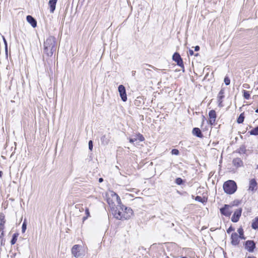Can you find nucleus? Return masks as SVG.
Masks as SVG:
<instances>
[{
	"label": "nucleus",
	"mask_w": 258,
	"mask_h": 258,
	"mask_svg": "<svg viewBox=\"0 0 258 258\" xmlns=\"http://www.w3.org/2000/svg\"><path fill=\"white\" fill-rule=\"evenodd\" d=\"M234 229L231 227L230 226L227 230V232L228 233H230L231 231H234Z\"/></svg>",
	"instance_id": "obj_35"
},
{
	"label": "nucleus",
	"mask_w": 258,
	"mask_h": 258,
	"mask_svg": "<svg viewBox=\"0 0 258 258\" xmlns=\"http://www.w3.org/2000/svg\"><path fill=\"white\" fill-rule=\"evenodd\" d=\"M118 90L119 93V95L121 98V100L123 102H125L127 100V96L124 86L122 85H120L118 86Z\"/></svg>",
	"instance_id": "obj_8"
},
{
	"label": "nucleus",
	"mask_w": 258,
	"mask_h": 258,
	"mask_svg": "<svg viewBox=\"0 0 258 258\" xmlns=\"http://www.w3.org/2000/svg\"><path fill=\"white\" fill-rule=\"evenodd\" d=\"M192 134L195 136H196L198 137L201 138L203 137V135L201 133V130H200V128H199L198 127L194 128V129L192 130Z\"/></svg>",
	"instance_id": "obj_20"
},
{
	"label": "nucleus",
	"mask_w": 258,
	"mask_h": 258,
	"mask_svg": "<svg viewBox=\"0 0 258 258\" xmlns=\"http://www.w3.org/2000/svg\"><path fill=\"white\" fill-rule=\"evenodd\" d=\"M223 189L226 193L232 194L236 190L237 185L234 181L229 180L224 182Z\"/></svg>",
	"instance_id": "obj_4"
},
{
	"label": "nucleus",
	"mask_w": 258,
	"mask_h": 258,
	"mask_svg": "<svg viewBox=\"0 0 258 258\" xmlns=\"http://www.w3.org/2000/svg\"><path fill=\"white\" fill-rule=\"evenodd\" d=\"M243 97L246 99H249L250 98V94L248 91L243 90Z\"/></svg>",
	"instance_id": "obj_28"
},
{
	"label": "nucleus",
	"mask_w": 258,
	"mask_h": 258,
	"mask_svg": "<svg viewBox=\"0 0 258 258\" xmlns=\"http://www.w3.org/2000/svg\"><path fill=\"white\" fill-rule=\"evenodd\" d=\"M255 112L258 113V108L255 110Z\"/></svg>",
	"instance_id": "obj_44"
},
{
	"label": "nucleus",
	"mask_w": 258,
	"mask_h": 258,
	"mask_svg": "<svg viewBox=\"0 0 258 258\" xmlns=\"http://www.w3.org/2000/svg\"><path fill=\"white\" fill-rule=\"evenodd\" d=\"M200 50V47L199 46H196L195 47V50L198 51Z\"/></svg>",
	"instance_id": "obj_38"
},
{
	"label": "nucleus",
	"mask_w": 258,
	"mask_h": 258,
	"mask_svg": "<svg viewBox=\"0 0 258 258\" xmlns=\"http://www.w3.org/2000/svg\"><path fill=\"white\" fill-rule=\"evenodd\" d=\"M18 236V234L15 233L13 235V238L11 241V243L12 245H13L16 243L17 240V237Z\"/></svg>",
	"instance_id": "obj_24"
},
{
	"label": "nucleus",
	"mask_w": 258,
	"mask_h": 258,
	"mask_svg": "<svg viewBox=\"0 0 258 258\" xmlns=\"http://www.w3.org/2000/svg\"><path fill=\"white\" fill-rule=\"evenodd\" d=\"M136 137V138H137V140H139L140 141H143L144 140V137L140 134H138Z\"/></svg>",
	"instance_id": "obj_30"
},
{
	"label": "nucleus",
	"mask_w": 258,
	"mask_h": 258,
	"mask_svg": "<svg viewBox=\"0 0 258 258\" xmlns=\"http://www.w3.org/2000/svg\"><path fill=\"white\" fill-rule=\"evenodd\" d=\"M181 258H186L185 256H182Z\"/></svg>",
	"instance_id": "obj_45"
},
{
	"label": "nucleus",
	"mask_w": 258,
	"mask_h": 258,
	"mask_svg": "<svg viewBox=\"0 0 258 258\" xmlns=\"http://www.w3.org/2000/svg\"><path fill=\"white\" fill-rule=\"evenodd\" d=\"M57 0H50L48 5L50 8V12L53 13L55 9V6Z\"/></svg>",
	"instance_id": "obj_16"
},
{
	"label": "nucleus",
	"mask_w": 258,
	"mask_h": 258,
	"mask_svg": "<svg viewBox=\"0 0 258 258\" xmlns=\"http://www.w3.org/2000/svg\"><path fill=\"white\" fill-rule=\"evenodd\" d=\"M27 22L31 24V25L35 28L36 27L37 22L31 16H27L26 18Z\"/></svg>",
	"instance_id": "obj_17"
},
{
	"label": "nucleus",
	"mask_w": 258,
	"mask_h": 258,
	"mask_svg": "<svg viewBox=\"0 0 258 258\" xmlns=\"http://www.w3.org/2000/svg\"><path fill=\"white\" fill-rule=\"evenodd\" d=\"M251 227L254 229L258 228V217L254 218L252 222Z\"/></svg>",
	"instance_id": "obj_21"
},
{
	"label": "nucleus",
	"mask_w": 258,
	"mask_h": 258,
	"mask_svg": "<svg viewBox=\"0 0 258 258\" xmlns=\"http://www.w3.org/2000/svg\"><path fill=\"white\" fill-rule=\"evenodd\" d=\"M195 200L197 201H198V202H203L202 200V198L201 197H200V196H197L196 197V199Z\"/></svg>",
	"instance_id": "obj_34"
},
{
	"label": "nucleus",
	"mask_w": 258,
	"mask_h": 258,
	"mask_svg": "<svg viewBox=\"0 0 258 258\" xmlns=\"http://www.w3.org/2000/svg\"><path fill=\"white\" fill-rule=\"evenodd\" d=\"M232 207L228 205H225L224 207L220 209L221 213L226 217H229L232 213Z\"/></svg>",
	"instance_id": "obj_6"
},
{
	"label": "nucleus",
	"mask_w": 258,
	"mask_h": 258,
	"mask_svg": "<svg viewBox=\"0 0 258 258\" xmlns=\"http://www.w3.org/2000/svg\"><path fill=\"white\" fill-rule=\"evenodd\" d=\"M89 149L90 150L92 151L93 149V143L92 141H90L89 142Z\"/></svg>",
	"instance_id": "obj_33"
},
{
	"label": "nucleus",
	"mask_w": 258,
	"mask_h": 258,
	"mask_svg": "<svg viewBox=\"0 0 258 258\" xmlns=\"http://www.w3.org/2000/svg\"><path fill=\"white\" fill-rule=\"evenodd\" d=\"M248 133L250 135L258 136V126L250 131Z\"/></svg>",
	"instance_id": "obj_22"
},
{
	"label": "nucleus",
	"mask_w": 258,
	"mask_h": 258,
	"mask_svg": "<svg viewBox=\"0 0 258 258\" xmlns=\"http://www.w3.org/2000/svg\"><path fill=\"white\" fill-rule=\"evenodd\" d=\"M257 185V183L254 179H251L249 181V190H253Z\"/></svg>",
	"instance_id": "obj_19"
},
{
	"label": "nucleus",
	"mask_w": 258,
	"mask_h": 258,
	"mask_svg": "<svg viewBox=\"0 0 258 258\" xmlns=\"http://www.w3.org/2000/svg\"><path fill=\"white\" fill-rule=\"evenodd\" d=\"M101 144L105 146L107 145L110 141V137L108 135H104L101 138Z\"/></svg>",
	"instance_id": "obj_15"
},
{
	"label": "nucleus",
	"mask_w": 258,
	"mask_h": 258,
	"mask_svg": "<svg viewBox=\"0 0 258 258\" xmlns=\"http://www.w3.org/2000/svg\"><path fill=\"white\" fill-rule=\"evenodd\" d=\"M44 53L48 56H51L56 50L55 38L50 36L44 42Z\"/></svg>",
	"instance_id": "obj_2"
},
{
	"label": "nucleus",
	"mask_w": 258,
	"mask_h": 258,
	"mask_svg": "<svg viewBox=\"0 0 258 258\" xmlns=\"http://www.w3.org/2000/svg\"><path fill=\"white\" fill-rule=\"evenodd\" d=\"M2 171H0V177L2 176Z\"/></svg>",
	"instance_id": "obj_42"
},
{
	"label": "nucleus",
	"mask_w": 258,
	"mask_h": 258,
	"mask_svg": "<svg viewBox=\"0 0 258 258\" xmlns=\"http://www.w3.org/2000/svg\"><path fill=\"white\" fill-rule=\"evenodd\" d=\"M194 51L192 50H189V54L190 55H194Z\"/></svg>",
	"instance_id": "obj_39"
},
{
	"label": "nucleus",
	"mask_w": 258,
	"mask_h": 258,
	"mask_svg": "<svg viewBox=\"0 0 258 258\" xmlns=\"http://www.w3.org/2000/svg\"><path fill=\"white\" fill-rule=\"evenodd\" d=\"M198 53L195 54V56H198Z\"/></svg>",
	"instance_id": "obj_46"
},
{
	"label": "nucleus",
	"mask_w": 258,
	"mask_h": 258,
	"mask_svg": "<svg viewBox=\"0 0 258 258\" xmlns=\"http://www.w3.org/2000/svg\"><path fill=\"white\" fill-rule=\"evenodd\" d=\"M237 232L239 234V236H238L240 238H241V239H245V238H244V237L243 236V229L241 228H240L238 229Z\"/></svg>",
	"instance_id": "obj_25"
},
{
	"label": "nucleus",
	"mask_w": 258,
	"mask_h": 258,
	"mask_svg": "<svg viewBox=\"0 0 258 258\" xmlns=\"http://www.w3.org/2000/svg\"><path fill=\"white\" fill-rule=\"evenodd\" d=\"M224 89H221L220 92H219V94L218 95L217 97V101L218 102V106L220 107H222L223 106V105L222 104L223 102V99L224 97Z\"/></svg>",
	"instance_id": "obj_12"
},
{
	"label": "nucleus",
	"mask_w": 258,
	"mask_h": 258,
	"mask_svg": "<svg viewBox=\"0 0 258 258\" xmlns=\"http://www.w3.org/2000/svg\"><path fill=\"white\" fill-rule=\"evenodd\" d=\"M172 59L177 63V64L178 66L181 68H184L182 59L178 53L175 52L173 54L172 56Z\"/></svg>",
	"instance_id": "obj_7"
},
{
	"label": "nucleus",
	"mask_w": 258,
	"mask_h": 258,
	"mask_svg": "<svg viewBox=\"0 0 258 258\" xmlns=\"http://www.w3.org/2000/svg\"><path fill=\"white\" fill-rule=\"evenodd\" d=\"M224 83L226 85H229L230 83V79L227 77H225L224 78Z\"/></svg>",
	"instance_id": "obj_29"
},
{
	"label": "nucleus",
	"mask_w": 258,
	"mask_h": 258,
	"mask_svg": "<svg viewBox=\"0 0 258 258\" xmlns=\"http://www.w3.org/2000/svg\"><path fill=\"white\" fill-rule=\"evenodd\" d=\"M72 253L76 258H82L85 255V251L82 246L76 244L73 246Z\"/></svg>",
	"instance_id": "obj_5"
},
{
	"label": "nucleus",
	"mask_w": 258,
	"mask_h": 258,
	"mask_svg": "<svg viewBox=\"0 0 258 258\" xmlns=\"http://www.w3.org/2000/svg\"><path fill=\"white\" fill-rule=\"evenodd\" d=\"M4 42H5V44L6 51H7V41H6V39L4 38Z\"/></svg>",
	"instance_id": "obj_37"
},
{
	"label": "nucleus",
	"mask_w": 258,
	"mask_h": 258,
	"mask_svg": "<svg viewBox=\"0 0 258 258\" xmlns=\"http://www.w3.org/2000/svg\"><path fill=\"white\" fill-rule=\"evenodd\" d=\"M244 119V113H242L240 114L239 117H238L237 119V122L238 123H241L243 122Z\"/></svg>",
	"instance_id": "obj_23"
},
{
	"label": "nucleus",
	"mask_w": 258,
	"mask_h": 258,
	"mask_svg": "<svg viewBox=\"0 0 258 258\" xmlns=\"http://www.w3.org/2000/svg\"><path fill=\"white\" fill-rule=\"evenodd\" d=\"M85 213H86V216H84L83 218V221H85L88 217H89L90 216L88 208H86L85 209Z\"/></svg>",
	"instance_id": "obj_26"
},
{
	"label": "nucleus",
	"mask_w": 258,
	"mask_h": 258,
	"mask_svg": "<svg viewBox=\"0 0 258 258\" xmlns=\"http://www.w3.org/2000/svg\"><path fill=\"white\" fill-rule=\"evenodd\" d=\"M209 116L210 118V124L213 125L215 122L216 118L217 117L216 111L214 110H210L209 112Z\"/></svg>",
	"instance_id": "obj_10"
},
{
	"label": "nucleus",
	"mask_w": 258,
	"mask_h": 258,
	"mask_svg": "<svg viewBox=\"0 0 258 258\" xmlns=\"http://www.w3.org/2000/svg\"><path fill=\"white\" fill-rule=\"evenodd\" d=\"M123 211L120 207H113L112 213L113 216L118 220H127L131 218L133 215V211L130 208H127L123 205Z\"/></svg>",
	"instance_id": "obj_1"
},
{
	"label": "nucleus",
	"mask_w": 258,
	"mask_h": 258,
	"mask_svg": "<svg viewBox=\"0 0 258 258\" xmlns=\"http://www.w3.org/2000/svg\"><path fill=\"white\" fill-rule=\"evenodd\" d=\"M176 183L178 184V185H180L181 184H182V180L181 178H177L176 179Z\"/></svg>",
	"instance_id": "obj_32"
},
{
	"label": "nucleus",
	"mask_w": 258,
	"mask_h": 258,
	"mask_svg": "<svg viewBox=\"0 0 258 258\" xmlns=\"http://www.w3.org/2000/svg\"><path fill=\"white\" fill-rule=\"evenodd\" d=\"M247 258H255L254 256H248Z\"/></svg>",
	"instance_id": "obj_43"
},
{
	"label": "nucleus",
	"mask_w": 258,
	"mask_h": 258,
	"mask_svg": "<svg viewBox=\"0 0 258 258\" xmlns=\"http://www.w3.org/2000/svg\"><path fill=\"white\" fill-rule=\"evenodd\" d=\"M137 140V138H136V137L134 138H131L130 139V142L131 143H133L134 142H135Z\"/></svg>",
	"instance_id": "obj_36"
},
{
	"label": "nucleus",
	"mask_w": 258,
	"mask_h": 258,
	"mask_svg": "<svg viewBox=\"0 0 258 258\" xmlns=\"http://www.w3.org/2000/svg\"><path fill=\"white\" fill-rule=\"evenodd\" d=\"M147 66H148L149 67L152 68H155L153 66L150 65V64H146Z\"/></svg>",
	"instance_id": "obj_41"
},
{
	"label": "nucleus",
	"mask_w": 258,
	"mask_h": 258,
	"mask_svg": "<svg viewBox=\"0 0 258 258\" xmlns=\"http://www.w3.org/2000/svg\"><path fill=\"white\" fill-rule=\"evenodd\" d=\"M5 216L4 214H0V232H1V235H4V229L5 228Z\"/></svg>",
	"instance_id": "obj_11"
},
{
	"label": "nucleus",
	"mask_w": 258,
	"mask_h": 258,
	"mask_svg": "<svg viewBox=\"0 0 258 258\" xmlns=\"http://www.w3.org/2000/svg\"><path fill=\"white\" fill-rule=\"evenodd\" d=\"M171 153L172 155H178L179 152L177 149H174L172 150Z\"/></svg>",
	"instance_id": "obj_31"
},
{
	"label": "nucleus",
	"mask_w": 258,
	"mask_h": 258,
	"mask_svg": "<svg viewBox=\"0 0 258 258\" xmlns=\"http://www.w3.org/2000/svg\"><path fill=\"white\" fill-rule=\"evenodd\" d=\"M245 248L249 252H253L255 248V243L253 241L248 240L245 242Z\"/></svg>",
	"instance_id": "obj_13"
},
{
	"label": "nucleus",
	"mask_w": 258,
	"mask_h": 258,
	"mask_svg": "<svg viewBox=\"0 0 258 258\" xmlns=\"http://www.w3.org/2000/svg\"><path fill=\"white\" fill-rule=\"evenodd\" d=\"M231 243L233 245H237L239 242V237L237 233L234 232L231 234Z\"/></svg>",
	"instance_id": "obj_14"
},
{
	"label": "nucleus",
	"mask_w": 258,
	"mask_h": 258,
	"mask_svg": "<svg viewBox=\"0 0 258 258\" xmlns=\"http://www.w3.org/2000/svg\"><path fill=\"white\" fill-rule=\"evenodd\" d=\"M242 212L241 209H237L234 213L233 216L231 218V221L233 222H237L239 219L240 217L241 216Z\"/></svg>",
	"instance_id": "obj_9"
},
{
	"label": "nucleus",
	"mask_w": 258,
	"mask_h": 258,
	"mask_svg": "<svg viewBox=\"0 0 258 258\" xmlns=\"http://www.w3.org/2000/svg\"><path fill=\"white\" fill-rule=\"evenodd\" d=\"M26 228H27V222H26V220L25 219L23 222V223L22 224V233H25V232L26 230Z\"/></svg>",
	"instance_id": "obj_27"
},
{
	"label": "nucleus",
	"mask_w": 258,
	"mask_h": 258,
	"mask_svg": "<svg viewBox=\"0 0 258 258\" xmlns=\"http://www.w3.org/2000/svg\"><path fill=\"white\" fill-rule=\"evenodd\" d=\"M103 181V178H100L99 179V182H102Z\"/></svg>",
	"instance_id": "obj_40"
},
{
	"label": "nucleus",
	"mask_w": 258,
	"mask_h": 258,
	"mask_svg": "<svg viewBox=\"0 0 258 258\" xmlns=\"http://www.w3.org/2000/svg\"><path fill=\"white\" fill-rule=\"evenodd\" d=\"M111 198L107 199V202L112 210V207H120L123 211V205L121 203V200L117 194L113 191L111 192Z\"/></svg>",
	"instance_id": "obj_3"
},
{
	"label": "nucleus",
	"mask_w": 258,
	"mask_h": 258,
	"mask_svg": "<svg viewBox=\"0 0 258 258\" xmlns=\"http://www.w3.org/2000/svg\"><path fill=\"white\" fill-rule=\"evenodd\" d=\"M232 163L233 165L237 167H241L243 165L242 161L238 158L234 159Z\"/></svg>",
	"instance_id": "obj_18"
}]
</instances>
